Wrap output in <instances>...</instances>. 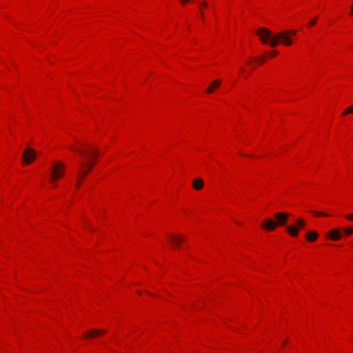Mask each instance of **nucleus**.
I'll use <instances>...</instances> for the list:
<instances>
[{
	"label": "nucleus",
	"mask_w": 353,
	"mask_h": 353,
	"mask_svg": "<svg viewBox=\"0 0 353 353\" xmlns=\"http://www.w3.org/2000/svg\"><path fill=\"white\" fill-rule=\"evenodd\" d=\"M350 112L353 113V105L348 108Z\"/></svg>",
	"instance_id": "20"
},
{
	"label": "nucleus",
	"mask_w": 353,
	"mask_h": 353,
	"mask_svg": "<svg viewBox=\"0 0 353 353\" xmlns=\"http://www.w3.org/2000/svg\"><path fill=\"white\" fill-rule=\"evenodd\" d=\"M192 187L196 190H200L203 187V181L201 178H196L192 181Z\"/></svg>",
	"instance_id": "11"
},
{
	"label": "nucleus",
	"mask_w": 353,
	"mask_h": 353,
	"mask_svg": "<svg viewBox=\"0 0 353 353\" xmlns=\"http://www.w3.org/2000/svg\"><path fill=\"white\" fill-rule=\"evenodd\" d=\"M221 83V81L220 79L214 80L212 82L211 85L206 89L207 93H212L214 91V89L218 88Z\"/></svg>",
	"instance_id": "12"
},
{
	"label": "nucleus",
	"mask_w": 353,
	"mask_h": 353,
	"mask_svg": "<svg viewBox=\"0 0 353 353\" xmlns=\"http://www.w3.org/2000/svg\"><path fill=\"white\" fill-rule=\"evenodd\" d=\"M106 331L103 330L93 329L88 331L85 333V338H93L96 337L101 334L105 333Z\"/></svg>",
	"instance_id": "9"
},
{
	"label": "nucleus",
	"mask_w": 353,
	"mask_h": 353,
	"mask_svg": "<svg viewBox=\"0 0 353 353\" xmlns=\"http://www.w3.org/2000/svg\"><path fill=\"white\" fill-rule=\"evenodd\" d=\"M311 212L316 216H328L329 214H325V213H323V212H317V211H311Z\"/></svg>",
	"instance_id": "15"
},
{
	"label": "nucleus",
	"mask_w": 353,
	"mask_h": 353,
	"mask_svg": "<svg viewBox=\"0 0 353 353\" xmlns=\"http://www.w3.org/2000/svg\"><path fill=\"white\" fill-rule=\"evenodd\" d=\"M64 170V165L61 162L55 163L52 166V172L50 175V182L55 183L62 176Z\"/></svg>",
	"instance_id": "4"
},
{
	"label": "nucleus",
	"mask_w": 353,
	"mask_h": 353,
	"mask_svg": "<svg viewBox=\"0 0 353 353\" xmlns=\"http://www.w3.org/2000/svg\"><path fill=\"white\" fill-rule=\"evenodd\" d=\"M286 343H287V341H284L283 344V345H285V344H286Z\"/></svg>",
	"instance_id": "25"
},
{
	"label": "nucleus",
	"mask_w": 353,
	"mask_h": 353,
	"mask_svg": "<svg viewBox=\"0 0 353 353\" xmlns=\"http://www.w3.org/2000/svg\"><path fill=\"white\" fill-rule=\"evenodd\" d=\"M36 157L35 151L32 148L25 150L23 155V160L26 164H30Z\"/></svg>",
	"instance_id": "7"
},
{
	"label": "nucleus",
	"mask_w": 353,
	"mask_h": 353,
	"mask_svg": "<svg viewBox=\"0 0 353 353\" xmlns=\"http://www.w3.org/2000/svg\"><path fill=\"white\" fill-rule=\"evenodd\" d=\"M277 54V52L276 51H274L271 54H270V57H274Z\"/></svg>",
	"instance_id": "21"
},
{
	"label": "nucleus",
	"mask_w": 353,
	"mask_h": 353,
	"mask_svg": "<svg viewBox=\"0 0 353 353\" xmlns=\"http://www.w3.org/2000/svg\"><path fill=\"white\" fill-rule=\"evenodd\" d=\"M274 216L276 219V221H274V220L269 219L261 223V227L263 228H265L268 230L272 231L274 230L277 226L285 225L289 218V214L278 212L274 214Z\"/></svg>",
	"instance_id": "2"
},
{
	"label": "nucleus",
	"mask_w": 353,
	"mask_h": 353,
	"mask_svg": "<svg viewBox=\"0 0 353 353\" xmlns=\"http://www.w3.org/2000/svg\"><path fill=\"white\" fill-rule=\"evenodd\" d=\"M257 34L262 43L265 44L268 43H270V40L273 37V35H272V32L265 28H260L258 30Z\"/></svg>",
	"instance_id": "6"
},
{
	"label": "nucleus",
	"mask_w": 353,
	"mask_h": 353,
	"mask_svg": "<svg viewBox=\"0 0 353 353\" xmlns=\"http://www.w3.org/2000/svg\"><path fill=\"white\" fill-rule=\"evenodd\" d=\"M260 61H261V63H264V62H265V59H264L261 58V59H260Z\"/></svg>",
	"instance_id": "23"
},
{
	"label": "nucleus",
	"mask_w": 353,
	"mask_h": 353,
	"mask_svg": "<svg viewBox=\"0 0 353 353\" xmlns=\"http://www.w3.org/2000/svg\"><path fill=\"white\" fill-rule=\"evenodd\" d=\"M240 70H241V72H244V68H240Z\"/></svg>",
	"instance_id": "24"
},
{
	"label": "nucleus",
	"mask_w": 353,
	"mask_h": 353,
	"mask_svg": "<svg viewBox=\"0 0 353 353\" xmlns=\"http://www.w3.org/2000/svg\"><path fill=\"white\" fill-rule=\"evenodd\" d=\"M327 237H330L332 240H339L341 238V234L339 229H333L330 231L327 234Z\"/></svg>",
	"instance_id": "10"
},
{
	"label": "nucleus",
	"mask_w": 353,
	"mask_h": 353,
	"mask_svg": "<svg viewBox=\"0 0 353 353\" xmlns=\"http://www.w3.org/2000/svg\"><path fill=\"white\" fill-rule=\"evenodd\" d=\"M305 222L301 219L296 221V225H291L286 228L288 232L292 236H296L299 234L300 228L305 225Z\"/></svg>",
	"instance_id": "5"
},
{
	"label": "nucleus",
	"mask_w": 353,
	"mask_h": 353,
	"mask_svg": "<svg viewBox=\"0 0 353 353\" xmlns=\"http://www.w3.org/2000/svg\"><path fill=\"white\" fill-rule=\"evenodd\" d=\"M346 218L350 220H353V214H350L346 216Z\"/></svg>",
	"instance_id": "18"
},
{
	"label": "nucleus",
	"mask_w": 353,
	"mask_h": 353,
	"mask_svg": "<svg viewBox=\"0 0 353 353\" xmlns=\"http://www.w3.org/2000/svg\"><path fill=\"white\" fill-rule=\"evenodd\" d=\"M350 114V110L348 108L345 109V111L343 112V115H346V114Z\"/></svg>",
	"instance_id": "19"
},
{
	"label": "nucleus",
	"mask_w": 353,
	"mask_h": 353,
	"mask_svg": "<svg viewBox=\"0 0 353 353\" xmlns=\"http://www.w3.org/2000/svg\"><path fill=\"white\" fill-rule=\"evenodd\" d=\"M288 32H290V36L291 37L292 35H295L296 34V31L294 30H287Z\"/></svg>",
	"instance_id": "17"
},
{
	"label": "nucleus",
	"mask_w": 353,
	"mask_h": 353,
	"mask_svg": "<svg viewBox=\"0 0 353 353\" xmlns=\"http://www.w3.org/2000/svg\"><path fill=\"white\" fill-rule=\"evenodd\" d=\"M201 5H203V6H205V7H207V6H208V3H207V2H205V1L202 2V3H201Z\"/></svg>",
	"instance_id": "22"
},
{
	"label": "nucleus",
	"mask_w": 353,
	"mask_h": 353,
	"mask_svg": "<svg viewBox=\"0 0 353 353\" xmlns=\"http://www.w3.org/2000/svg\"><path fill=\"white\" fill-rule=\"evenodd\" d=\"M318 234L315 231H310L306 234V239L309 241H314L318 238Z\"/></svg>",
	"instance_id": "13"
},
{
	"label": "nucleus",
	"mask_w": 353,
	"mask_h": 353,
	"mask_svg": "<svg viewBox=\"0 0 353 353\" xmlns=\"http://www.w3.org/2000/svg\"><path fill=\"white\" fill-rule=\"evenodd\" d=\"M81 148L70 147V149L79 152L83 159L79 161L78 167V181L77 188L79 187L80 180L83 179L92 169L95 164V158L99 155V150L89 144H83Z\"/></svg>",
	"instance_id": "1"
},
{
	"label": "nucleus",
	"mask_w": 353,
	"mask_h": 353,
	"mask_svg": "<svg viewBox=\"0 0 353 353\" xmlns=\"http://www.w3.org/2000/svg\"><path fill=\"white\" fill-rule=\"evenodd\" d=\"M316 23V18L312 19L310 22L311 26H314Z\"/></svg>",
	"instance_id": "16"
},
{
	"label": "nucleus",
	"mask_w": 353,
	"mask_h": 353,
	"mask_svg": "<svg viewBox=\"0 0 353 353\" xmlns=\"http://www.w3.org/2000/svg\"><path fill=\"white\" fill-rule=\"evenodd\" d=\"M168 238L170 241V243L174 248L178 247L180 245V243L184 241V238L180 235L173 234L169 236Z\"/></svg>",
	"instance_id": "8"
},
{
	"label": "nucleus",
	"mask_w": 353,
	"mask_h": 353,
	"mask_svg": "<svg viewBox=\"0 0 353 353\" xmlns=\"http://www.w3.org/2000/svg\"><path fill=\"white\" fill-rule=\"evenodd\" d=\"M279 41L285 46H291L292 44V39L290 36V32L287 30H284L273 35V37L270 41V46L276 47L279 45Z\"/></svg>",
	"instance_id": "3"
},
{
	"label": "nucleus",
	"mask_w": 353,
	"mask_h": 353,
	"mask_svg": "<svg viewBox=\"0 0 353 353\" xmlns=\"http://www.w3.org/2000/svg\"><path fill=\"white\" fill-rule=\"evenodd\" d=\"M344 233L347 235H351L353 233L352 228H344L343 229Z\"/></svg>",
	"instance_id": "14"
}]
</instances>
